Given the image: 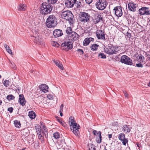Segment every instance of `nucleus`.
Instances as JSON below:
<instances>
[{
    "instance_id": "nucleus-1",
    "label": "nucleus",
    "mask_w": 150,
    "mask_h": 150,
    "mask_svg": "<svg viewBox=\"0 0 150 150\" xmlns=\"http://www.w3.org/2000/svg\"><path fill=\"white\" fill-rule=\"evenodd\" d=\"M69 122L70 123V127L73 133L75 135L79 136L80 134L79 131V129L80 127V126L76 123L72 117H71L69 118Z\"/></svg>"
},
{
    "instance_id": "nucleus-2",
    "label": "nucleus",
    "mask_w": 150,
    "mask_h": 150,
    "mask_svg": "<svg viewBox=\"0 0 150 150\" xmlns=\"http://www.w3.org/2000/svg\"><path fill=\"white\" fill-rule=\"evenodd\" d=\"M60 15L62 18L68 21L71 25L73 24L74 16L71 11L69 10H63Z\"/></svg>"
},
{
    "instance_id": "nucleus-3",
    "label": "nucleus",
    "mask_w": 150,
    "mask_h": 150,
    "mask_svg": "<svg viewBox=\"0 0 150 150\" xmlns=\"http://www.w3.org/2000/svg\"><path fill=\"white\" fill-rule=\"evenodd\" d=\"M52 7L51 4L46 3H43L40 8V12L44 15L48 14L51 12Z\"/></svg>"
},
{
    "instance_id": "nucleus-4",
    "label": "nucleus",
    "mask_w": 150,
    "mask_h": 150,
    "mask_svg": "<svg viewBox=\"0 0 150 150\" xmlns=\"http://www.w3.org/2000/svg\"><path fill=\"white\" fill-rule=\"evenodd\" d=\"M118 47L111 44L108 45L107 47L104 48L105 52L109 55L116 54L118 51Z\"/></svg>"
},
{
    "instance_id": "nucleus-5",
    "label": "nucleus",
    "mask_w": 150,
    "mask_h": 150,
    "mask_svg": "<svg viewBox=\"0 0 150 150\" xmlns=\"http://www.w3.org/2000/svg\"><path fill=\"white\" fill-rule=\"evenodd\" d=\"M57 18L56 16L53 15L49 16L46 21L47 25L49 28H51L54 26L57 23Z\"/></svg>"
},
{
    "instance_id": "nucleus-6",
    "label": "nucleus",
    "mask_w": 150,
    "mask_h": 150,
    "mask_svg": "<svg viewBox=\"0 0 150 150\" xmlns=\"http://www.w3.org/2000/svg\"><path fill=\"white\" fill-rule=\"evenodd\" d=\"M91 16L88 13L83 12L79 16V20L83 23H88L90 21Z\"/></svg>"
},
{
    "instance_id": "nucleus-7",
    "label": "nucleus",
    "mask_w": 150,
    "mask_h": 150,
    "mask_svg": "<svg viewBox=\"0 0 150 150\" xmlns=\"http://www.w3.org/2000/svg\"><path fill=\"white\" fill-rule=\"evenodd\" d=\"M62 50L68 51L73 47L72 42L71 41H65L61 45Z\"/></svg>"
},
{
    "instance_id": "nucleus-8",
    "label": "nucleus",
    "mask_w": 150,
    "mask_h": 150,
    "mask_svg": "<svg viewBox=\"0 0 150 150\" xmlns=\"http://www.w3.org/2000/svg\"><path fill=\"white\" fill-rule=\"evenodd\" d=\"M107 5L106 1L105 0H99L96 3V7L99 10H103Z\"/></svg>"
},
{
    "instance_id": "nucleus-9",
    "label": "nucleus",
    "mask_w": 150,
    "mask_h": 150,
    "mask_svg": "<svg viewBox=\"0 0 150 150\" xmlns=\"http://www.w3.org/2000/svg\"><path fill=\"white\" fill-rule=\"evenodd\" d=\"M120 62L129 65H131L132 64V60L126 55H123L121 56Z\"/></svg>"
},
{
    "instance_id": "nucleus-10",
    "label": "nucleus",
    "mask_w": 150,
    "mask_h": 150,
    "mask_svg": "<svg viewBox=\"0 0 150 150\" xmlns=\"http://www.w3.org/2000/svg\"><path fill=\"white\" fill-rule=\"evenodd\" d=\"M140 15H147L150 14L149 8L146 7H142L139 10Z\"/></svg>"
},
{
    "instance_id": "nucleus-11",
    "label": "nucleus",
    "mask_w": 150,
    "mask_h": 150,
    "mask_svg": "<svg viewBox=\"0 0 150 150\" xmlns=\"http://www.w3.org/2000/svg\"><path fill=\"white\" fill-rule=\"evenodd\" d=\"M96 35L98 39L104 40L105 36L104 32L102 30H97L96 32Z\"/></svg>"
},
{
    "instance_id": "nucleus-12",
    "label": "nucleus",
    "mask_w": 150,
    "mask_h": 150,
    "mask_svg": "<svg viewBox=\"0 0 150 150\" xmlns=\"http://www.w3.org/2000/svg\"><path fill=\"white\" fill-rule=\"evenodd\" d=\"M79 37V35L76 32H74L68 35V38L69 41L74 42L76 41Z\"/></svg>"
},
{
    "instance_id": "nucleus-13",
    "label": "nucleus",
    "mask_w": 150,
    "mask_h": 150,
    "mask_svg": "<svg viewBox=\"0 0 150 150\" xmlns=\"http://www.w3.org/2000/svg\"><path fill=\"white\" fill-rule=\"evenodd\" d=\"M114 10L115 15L118 17H120L122 15V12L121 7L116 6L114 8Z\"/></svg>"
},
{
    "instance_id": "nucleus-14",
    "label": "nucleus",
    "mask_w": 150,
    "mask_h": 150,
    "mask_svg": "<svg viewBox=\"0 0 150 150\" xmlns=\"http://www.w3.org/2000/svg\"><path fill=\"white\" fill-rule=\"evenodd\" d=\"M77 0H66L65 4L68 8H71L74 6Z\"/></svg>"
},
{
    "instance_id": "nucleus-15",
    "label": "nucleus",
    "mask_w": 150,
    "mask_h": 150,
    "mask_svg": "<svg viewBox=\"0 0 150 150\" xmlns=\"http://www.w3.org/2000/svg\"><path fill=\"white\" fill-rule=\"evenodd\" d=\"M27 8V5L25 4L20 3L18 4L17 9L18 11H24Z\"/></svg>"
},
{
    "instance_id": "nucleus-16",
    "label": "nucleus",
    "mask_w": 150,
    "mask_h": 150,
    "mask_svg": "<svg viewBox=\"0 0 150 150\" xmlns=\"http://www.w3.org/2000/svg\"><path fill=\"white\" fill-rule=\"evenodd\" d=\"M53 35L55 38L61 36L63 35L62 30L60 29H56L53 31Z\"/></svg>"
},
{
    "instance_id": "nucleus-17",
    "label": "nucleus",
    "mask_w": 150,
    "mask_h": 150,
    "mask_svg": "<svg viewBox=\"0 0 150 150\" xmlns=\"http://www.w3.org/2000/svg\"><path fill=\"white\" fill-rule=\"evenodd\" d=\"M94 39L91 38H86L84 40L83 42V45L86 46L88 45L91 42H93Z\"/></svg>"
},
{
    "instance_id": "nucleus-18",
    "label": "nucleus",
    "mask_w": 150,
    "mask_h": 150,
    "mask_svg": "<svg viewBox=\"0 0 150 150\" xmlns=\"http://www.w3.org/2000/svg\"><path fill=\"white\" fill-rule=\"evenodd\" d=\"M128 8L131 11L134 12L136 10L137 5L133 3H129L128 4Z\"/></svg>"
},
{
    "instance_id": "nucleus-19",
    "label": "nucleus",
    "mask_w": 150,
    "mask_h": 150,
    "mask_svg": "<svg viewBox=\"0 0 150 150\" xmlns=\"http://www.w3.org/2000/svg\"><path fill=\"white\" fill-rule=\"evenodd\" d=\"M19 102L22 106L25 105L26 103V101L25 100L23 94H20L19 95Z\"/></svg>"
},
{
    "instance_id": "nucleus-20",
    "label": "nucleus",
    "mask_w": 150,
    "mask_h": 150,
    "mask_svg": "<svg viewBox=\"0 0 150 150\" xmlns=\"http://www.w3.org/2000/svg\"><path fill=\"white\" fill-rule=\"evenodd\" d=\"M39 88L40 90L44 93L47 92L48 91V87L46 84H42L40 85Z\"/></svg>"
},
{
    "instance_id": "nucleus-21",
    "label": "nucleus",
    "mask_w": 150,
    "mask_h": 150,
    "mask_svg": "<svg viewBox=\"0 0 150 150\" xmlns=\"http://www.w3.org/2000/svg\"><path fill=\"white\" fill-rule=\"evenodd\" d=\"M101 132L100 131H99L96 136V141L97 143H100L101 142Z\"/></svg>"
},
{
    "instance_id": "nucleus-22",
    "label": "nucleus",
    "mask_w": 150,
    "mask_h": 150,
    "mask_svg": "<svg viewBox=\"0 0 150 150\" xmlns=\"http://www.w3.org/2000/svg\"><path fill=\"white\" fill-rule=\"evenodd\" d=\"M32 37H33L32 39L33 40L34 42L35 43L37 44H40L42 40L40 37L38 36L34 37L33 36H32Z\"/></svg>"
},
{
    "instance_id": "nucleus-23",
    "label": "nucleus",
    "mask_w": 150,
    "mask_h": 150,
    "mask_svg": "<svg viewBox=\"0 0 150 150\" xmlns=\"http://www.w3.org/2000/svg\"><path fill=\"white\" fill-rule=\"evenodd\" d=\"M53 61L55 64L61 69L63 70L64 67L62 63L59 61H55L53 60Z\"/></svg>"
},
{
    "instance_id": "nucleus-24",
    "label": "nucleus",
    "mask_w": 150,
    "mask_h": 150,
    "mask_svg": "<svg viewBox=\"0 0 150 150\" xmlns=\"http://www.w3.org/2000/svg\"><path fill=\"white\" fill-rule=\"evenodd\" d=\"M122 130L124 132L127 133L130 132L131 128L130 127H129L128 126L125 125L123 126Z\"/></svg>"
},
{
    "instance_id": "nucleus-25",
    "label": "nucleus",
    "mask_w": 150,
    "mask_h": 150,
    "mask_svg": "<svg viewBox=\"0 0 150 150\" xmlns=\"http://www.w3.org/2000/svg\"><path fill=\"white\" fill-rule=\"evenodd\" d=\"M99 47V45L96 44L92 45L90 47L91 49L93 51H95L97 50Z\"/></svg>"
},
{
    "instance_id": "nucleus-26",
    "label": "nucleus",
    "mask_w": 150,
    "mask_h": 150,
    "mask_svg": "<svg viewBox=\"0 0 150 150\" xmlns=\"http://www.w3.org/2000/svg\"><path fill=\"white\" fill-rule=\"evenodd\" d=\"M28 116L30 118L33 119H34L36 116L35 112L32 111H30L29 112Z\"/></svg>"
},
{
    "instance_id": "nucleus-27",
    "label": "nucleus",
    "mask_w": 150,
    "mask_h": 150,
    "mask_svg": "<svg viewBox=\"0 0 150 150\" xmlns=\"http://www.w3.org/2000/svg\"><path fill=\"white\" fill-rule=\"evenodd\" d=\"M102 17H101V15H98L96 17L95 19V23H98L101 21L102 20Z\"/></svg>"
},
{
    "instance_id": "nucleus-28",
    "label": "nucleus",
    "mask_w": 150,
    "mask_h": 150,
    "mask_svg": "<svg viewBox=\"0 0 150 150\" xmlns=\"http://www.w3.org/2000/svg\"><path fill=\"white\" fill-rule=\"evenodd\" d=\"M4 47L6 49L7 51L9 53L11 54L12 55H13V54L12 53V52L9 46L7 45L6 44H5L4 45Z\"/></svg>"
},
{
    "instance_id": "nucleus-29",
    "label": "nucleus",
    "mask_w": 150,
    "mask_h": 150,
    "mask_svg": "<svg viewBox=\"0 0 150 150\" xmlns=\"http://www.w3.org/2000/svg\"><path fill=\"white\" fill-rule=\"evenodd\" d=\"M64 141L63 139L61 140L59 142H57L58 144V147L59 148H62L64 144Z\"/></svg>"
},
{
    "instance_id": "nucleus-30",
    "label": "nucleus",
    "mask_w": 150,
    "mask_h": 150,
    "mask_svg": "<svg viewBox=\"0 0 150 150\" xmlns=\"http://www.w3.org/2000/svg\"><path fill=\"white\" fill-rule=\"evenodd\" d=\"M74 32L71 27H67L66 30V32L68 35H70L72 32Z\"/></svg>"
},
{
    "instance_id": "nucleus-31",
    "label": "nucleus",
    "mask_w": 150,
    "mask_h": 150,
    "mask_svg": "<svg viewBox=\"0 0 150 150\" xmlns=\"http://www.w3.org/2000/svg\"><path fill=\"white\" fill-rule=\"evenodd\" d=\"M137 59L138 61L140 63H142L144 61V57L142 55L140 54V55L138 56V57Z\"/></svg>"
},
{
    "instance_id": "nucleus-32",
    "label": "nucleus",
    "mask_w": 150,
    "mask_h": 150,
    "mask_svg": "<svg viewBox=\"0 0 150 150\" xmlns=\"http://www.w3.org/2000/svg\"><path fill=\"white\" fill-rule=\"evenodd\" d=\"M42 128L40 129V132H41V133L43 134H45V133H47V129H46L45 127V126L43 125L42 126Z\"/></svg>"
},
{
    "instance_id": "nucleus-33",
    "label": "nucleus",
    "mask_w": 150,
    "mask_h": 150,
    "mask_svg": "<svg viewBox=\"0 0 150 150\" xmlns=\"http://www.w3.org/2000/svg\"><path fill=\"white\" fill-rule=\"evenodd\" d=\"M118 139L120 140L124 139L125 138V134L123 133H121L118 135Z\"/></svg>"
},
{
    "instance_id": "nucleus-34",
    "label": "nucleus",
    "mask_w": 150,
    "mask_h": 150,
    "mask_svg": "<svg viewBox=\"0 0 150 150\" xmlns=\"http://www.w3.org/2000/svg\"><path fill=\"white\" fill-rule=\"evenodd\" d=\"M14 122L16 127L18 128H20L21 127V124L19 121L16 120L14 121Z\"/></svg>"
},
{
    "instance_id": "nucleus-35",
    "label": "nucleus",
    "mask_w": 150,
    "mask_h": 150,
    "mask_svg": "<svg viewBox=\"0 0 150 150\" xmlns=\"http://www.w3.org/2000/svg\"><path fill=\"white\" fill-rule=\"evenodd\" d=\"M53 137L55 139H58L60 137L59 133L58 132H56L53 134Z\"/></svg>"
},
{
    "instance_id": "nucleus-36",
    "label": "nucleus",
    "mask_w": 150,
    "mask_h": 150,
    "mask_svg": "<svg viewBox=\"0 0 150 150\" xmlns=\"http://www.w3.org/2000/svg\"><path fill=\"white\" fill-rule=\"evenodd\" d=\"M51 44L53 46L56 47H58L59 46V44L57 42L55 41H51Z\"/></svg>"
},
{
    "instance_id": "nucleus-37",
    "label": "nucleus",
    "mask_w": 150,
    "mask_h": 150,
    "mask_svg": "<svg viewBox=\"0 0 150 150\" xmlns=\"http://www.w3.org/2000/svg\"><path fill=\"white\" fill-rule=\"evenodd\" d=\"M15 97L12 95H8L6 97V98L9 100L13 99Z\"/></svg>"
},
{
    "instance_id": "nucleus-38",
    "label": "nucleus",
    "mask_w": 150,
    "mask_h": 150,
    "mask_svg": "<svg viewBox=\"0 0 150 150\" xmlns=\"http://www.w3.org/2000/svg\"><path fill=\"white\" fill-rule=\"evenodd\" d=\"M42 133L40 131L39 133H37L38 135V137L39 139L42 140H43L44 139V137H43L42 135Z\"/></svg>"
},
{
    "instance_id": "nucleus-39",
    "label": "nucleus",
    "mask_w": 150,
    "mask_h": 150,
    "mask_svg": "<svg viewBox=\"0 0 150 150\" xmlns=\"http://www.w3.org/2000/svg\"><path fill=\"white\" fill-rule=\"evenodd\" d=\"M3 84L6 87L9 86V81L8 80H5L3 83Z\"/></svg>"
},
{
    "instance_id": "nucleus-40",
    "label": "nucleus",
    "mask_w": 150,
    "mask_h": 150,
    "mask_svg": "<svg viewBox=\"0 0 150 150\" xmlns=\"http://www.w3.org/2000/svg\"><path fill=\"white\" fill-rule=\"evenodd\" d=\"M89 150H96V146L93 144H90L89 146Z\"/></svg>"
},
{
    "instance_id": "nucleus-41",
    "label": "nucleus",
    "mask_w": 150,
    "mask_h": 150,
    "mask_svg": "<svg viewBox=\"0 0 150 150\" xmlns=\"http://www.w3.org/2000/svg\"><path fill=\"white\" fill-rule=\"evenodd\" d=\"M57 1V0H48L47 1L48 4H51L56 3Z\"/></svg>"
},
{
    "instance_id": "nucleus-42",
    "label": "nucleus",
    "mask_w": 150,
    "mask_h": 150,
    "mask_svg": "<svg viewBox=\"0 0 150 150\" xmlns=\"http://www.w3.org/2000/svg\"><path fill=\"white\" fill-rule=\"evenodd\" d=\"M98 57H99L103 59H105L106 58V56L105 55V54L102 53H99L98 55Z\"/></svg>"
},
{
    "instance_id": "nucleus-43",
    "label": "nucleus",
    "mask_w": 150,
    "mask_h": 150,
    "mask_svg": "<svg viewBox=\"0 0 150 150\" xmlns=\"http://www.w3.org/2000/svg\"><path fill=\"white\" fill-rule=\"evenodd\" d=\"M124 145H126V144L128 142V140L125 138L124 139L121 140Z\"/></svg>"
},
{
    "instance_id": "nucleus-44",
    "label": "nucleus",
    "mask_w": 150,
    "mask_h": 150,
    "mask_svg": "<svg viewBox=\"0 0 150 150\" xmlns=\"http://www.w3.org/2000/svg\"><path fill=\"white\" fill-rule=\"evenodd\" d=\"M123 93L125 97L128 98H129V94L127 93L125 91H123Z\"/></svg>"
},
{
    "instance_id": "nucleus-45",
    "label": "nucleus",
    "mask_w": 150,
    "mask_h": 150,
    "mask_svg": "<svg viewBox=\"0 0 150 150\" xmlns=\"http://www.w3.org/2000/svg\"><path fill=\"white\" fill-rule=\"evenodd\" d=\"M47 98L49 100H52L53 98V95L50 94L47 95Z\"/></svg>"
},
{
    "instance_id": "nucleus-46",
    "label": "nucleus",
    "mask_w": 150,
    "mask_h": 150,
    "mask_svg": "<svg viewBox=\"0 0 150 150\" xmlns=\"http://www.w3.org/2000/svg\"><path fill=\"white\" fill-rule=\"evenodd\" d=\"M64 105L63 104H62L60 107L59 112H62L63 111V109L64 107Z\"/></svg>"
},
{
    "instance_id": "nucleus-47",
    "label": "nucleus",
    "mask_w": 150,
    "mask_h": 150,
    "mask_svg": "<svg viewBox=\"0 0 150 150\" xmlns=\"http://www.w3.org/2000/svg\"><path fill=\"white\" fill-rule=\"evenodd\" d=\"M136 66L138 67H142L143 65L142 63H140L139 64H136Z\"/></svg>"
},
{
    "instance_id": "nucleus-48",
    "label": "nucleus",
    "mask_w": 150,
    "mask_h": 150,
    "mask_svg": "<svg viewBox=\"0 0 150 150\" xmlns=\"http://www.w3.org/2000/svg\"><path fill=\"white\" fill-rule=\"evenodd\" d=\"M77 51L79 52L80 54H83V52L82 49H78Z\"/></svg>"
},
{
    "instance_id": "nucleus-49",
    "label": "nucleus",
    "mask_w": 150,
    "mask_h": 150,
    "mask_svg": "<svg viewBox=\"0 0 150 150\" xmlns=\"http://www.w3.org/2000/svg\"><path fill=\"white\" fill-rule=\"evenodd\" d=\"M13 108L12 107L9 108H8V111H9L10 113H12L13 112Z\"/></svg>"
},
{
    "instance_id": "nucleus-50",
    "label": "nucleus",
    "mask_w": 150,
    "mask_h": 150,
    "mask_svg": "<svg viewBox=\"0 0 150 150\" xmlns=\"http://www.w3.org/2000/svg\"><path fill=\"white\" fill-rule=\"evenodd\" d=\"M86 3L90 4L92 2V0H85Z\"/></svg>"
},
{
    "instance_id": "nucleus-51",
    "label": "nucleus",
    "mask_w": 150,
    "mask_h": 150,
    "mask_svg": "<svg viewBox=\"0 0 150 150\" xmlns=\"http://www.w3.org/2000/svg\"><path fill=\"white\" fill-rule=\"evenodd\" d=\"M98 132H97V131L96 130H94L93 131V134H94V135H96L97 134V133Z\"/></svg>"
},
{
    "instance_id": "nucleus-52",
    "label": "nucleus",
    "mask_w": 150,
    "mask_h": 150,
    "mask_svg": "<svg viewBox=\"0 0 150 150\" xmlns=\"http://www.w3.org/2000/svg\"><path fill=\"white\" fill-rule=\"evenodd\" d=\"M108 138L109 139V140H110V138H111L112 137V134H108Z\"/></svg>"
},
{
    "instance_id": "nucleus-53",
    "label": "nucleus",
    "mask_w": 150,
    "mask_h": 150,
    "mask_svg": "<svg viewBox=\"0 0 150 150\" xmlns=\"http://www.w3.org/2000/svg\"><path fill=\"white\" fill-rule=\"evenodd\" d=\"M60 112V116L62 117L63 116V114L62 113V112Z\"/></svg>"
},
{
    "instance_id": "nucleus-54",
    "label": "nucleus",
    "mask_w": 150,
    "mask_h": 150,
    "mask_svg": "<svg viewBox=\"0 0 150 150\" xmlns=\"http://www.w3.org/2000/svg\"><path fill=\"white\" fill-rule=\"evenodd\" d=\"M46 134H47V133H45V134H44L45 135V137L46 138H47V135H46Z\"/></svg>"
},
{
    "instance_id": "nucleus-55",
    "label": "nucleus",
    "mask_w": 150,
    "mask_h": 150,
    "mask_svg": "<svg viewBox=\"0 0 150 150\" xmlns=\"http://www.w3.org/2000/svg\"><path fill=\"white\" fill-rule=\"evenodd\" d=\"M19 150H26V148H24L23 149H20Z\"/></svg>"
},
{
    "instance_id": "nucleus-56",
    "label": "nucleus",
    "mask_w": 150,
    "mask_h": 150,
    "mask_svg": "<svg viewBox=\"0 0 150 150\" xmlns=\"http://www.w3.org/2000/svg\"><path fill=\"white\" fill-rule=\"evenodd\" d=\"M127 34L128 35H129V36L130 37H131V35H130V34L129 33H128V32H127Z\"/></svg>"
},
{
    "instance_id": "nucleus-57",
    "label": "nucleus",
    "mask_w": 150,
    "mask_h": 150,
    "mask_svg": "<svg viewBox=\"0 0 150 150\" xmlns=\"http://www.w3.org/2000/svg\"><path fill=\"white\" fill-rule=\"evenodd\" d=\"M30 72L31 73H33V70H32V69L30 70Z\"/></svg>"
},
{
    "instance_id": "nucleus-58",
    "label": "nucleus",
    "mask_w": 150,
    "mask_h": 150,
    "mask_svg": "<svg viewBox=\"0 0 150 150\" xmlns=\"http://www.w3.org/2000/svg\"><path fill=\"white\" fill-rule=\"evenodd\" d=\"M147 59H148V60L150 61V56H149L147 57Z\"/></svg>"
},
{
    "instance_id": "nucleus-59",
    "label": "nucleus",
    "mask_w": 150,
    "mask_h": 150,
    "mask_svg": "<svg viewBox=\"0 0 150 150\" xmlns=\"http://www.w3.org/2000/svg\"><path fill=\"white\" fill-rule=\"evenodd\" d=\"M148 86H150V81L149 82V83L148 84Z\"/></svg>"
},
{
    "instance_id": "nucleus-60",
    "label": "nucleus",
    "mask_w": 150,
    "mask_h": 150,
    "mask_svg": "<svg viewBox=\"0 0 150 150\" xmlns=\"http://www.w3.org/2000/svg\"><path fill=\"white\" fill-rule=\"evenodd\" d=\"M2 102V101L1 100H0V105L1 104Z\"/></svg>"
},
{
    "instance_id": "nucleus-61",
    "label": "nucleus",
    "mask_w": 150,
    "mask_h": 150,
    "mask_svg": "<svg viewBox=\"0 0 150 150\" xmlns=\"http://www.w3.org/2000/svg\"><path fill=\"white\" fill-rule=\"evenodd\" d=\"M105 150H107V149H106L105 148Z\"/></svg>"
},
{
    "instance_id": "nucleus-62",
    "label": "nucleus",
    "mask_w": 150,
    "mask_h": 150,
    "mask_svg": "<svg viewBox=\"0 0 150 150\" xmlns=\"http://www.w3.org/2000/svg\"><path fill=\"white\" fill-rule=\"evenodd\" d=\"M149 5H150V4H149Z\"/></svg>"
}]
</instances>
